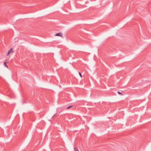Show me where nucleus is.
I'll use <instances>...</instances> for the list:
<instances>
[{
	"instance_id": "6",
	"label": "nucleus",
	"mask_w": 151,
	"mask_h": 151,
	"mask_svg": "<svg viewBox=\"0 0 151 151\" xmlns=\"http://www.w3.org/2000/svg\"><path fill=\"white\" fill-rule=\"evenodd\" d=\"M79 75L81 77H82V75H81V73H80V72H79Z\"/></svg>"
},
{
	"instance_id": "4",
	"label": "nucleus",
	"mask_w": 151,
	"mask_h": 151,
	"mask_svg": "<svg viewBox=\"0 0 151 151\" xmlns=\"http://www.w3.org/2000/svg\"><path fill=\"white\" fill-rule=\"evenodd\" d=\"M74 149L75 151H79L77 148H74Z\"/></svg>"
},
{
	"instance_id": "5",
	"label": "nucleus",
	"mask_w": 151,
	"mask_h": 151,
	"mask_svg": "<svg viewBox=\"0 0 151 151\" xmlns=\"http://www.w3.org/2000/svg\"><path fill=\"white\" fill-rule=\"evenodd\" d=\"M73 106H69L67 108V109H69V108L72 107Z\"/></svg>"
},
{
	"instance_id": "8",
	"label": "nucleus",
	"mask_w": 151,
	"mask_h": 151,
	"mask_svg": "<svg viewBox=\"0 0 151 151\" xmlns=\"http://www.w3.org/2000/svg\"><path fill=\"white\" fill-rule=\"evenodd\" d=\"M55 36H57V34H55Z\"/></svg>"
},
{
	"instance_id": "7",
	"label": "nucleus",
	"mask_w": 151,
	"mask_h": 151,
	"mask_svg": "<svg viewBox=\"0 0 151 151\" xmlns=\"http://www.w3.org/2000/svg\"><path fill=\"white\" fill-rule=\"evenodd\" d=\"M118 93H119V94H122V93H121L120 92H119V91H118Z\"/></svg>"
},
{
	"instance_id": "1",
	"label": "nucleus",
	"mask_w": 151,
	"mask_h": 151,
	"mask_svg": "<svg viewBox=\"0 0 151 151\" xmlns=\"http://www.w3.org/2000/svg\"><path fill=\"white\" fill-rule=\"evenodd\" d=\"M57 36L60 37L62 38H63V35L61 32L57 33Z\"/></svg>"
},
{
	"instance_id": "2",
	"label": "nucleus",
	"mask_w": 151,
	"mask_h": 151,
	"mask_svg": "<svg viewBox=\"0 0 151 151\" xmlns=\"http://www.w3.org/2000/svg\"><path fill=\"white\" fill-rule=\"evenodd\" d=\"M13 52V49L12 48H11L10 50L8 51L7 55H9L10 53H12Z\"/></svg>"
},
{
	"instance_id": "3",
	"label": "nucleus",
	"mask_w": 151,
	"mask_h": 151,
	"mask_svg": "<svg viewBox=\"0 0 151 151\" xmlns=\"http://www.w3.org/2000/svg\"><path fill=\"white\" fill-rule=\"evenodd\" d=\"M6 63H7V62H5L4 63V65H5V66L7 68H8V67L7 65H6Z\"/></svg>"
}]
</instances>
